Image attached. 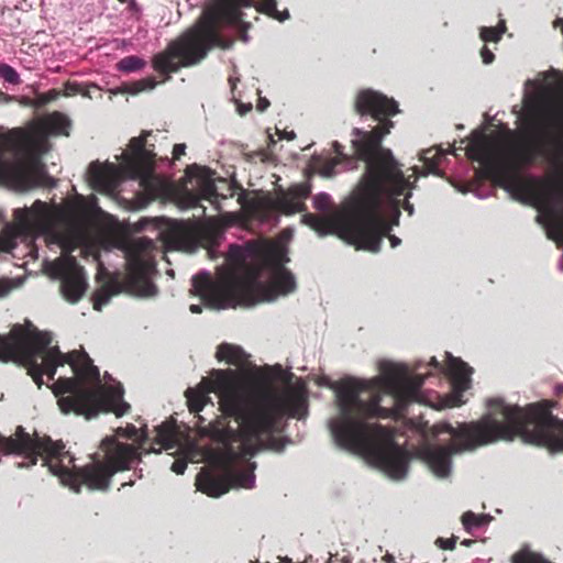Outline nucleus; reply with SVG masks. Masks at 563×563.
Masks as SVG:
<instances>
[{
  "instance_id": "c85d7f7f",
  "label": "nucleus",
  "mask_w": 563,
  "mask_h": 563,
  "mask_svg": "<svg viewBox=\"0 0 563 563\" xmlns=\"http://www.w3.org/2000/svg\"><path fill=\"white\" fill-rule=\"evenodd\" d=\"M89 175L95 187L102 189H111L113 179L110 169L99 163H92L89 166Z\"/></svg>"
},
{
  "instance_id": "e2e57ef3",
  "label": "nucleus",
  "mask_w": 563,
  "mask_h": 563,
  "mask_svg": "<svg viewBox=\"0 0 563 563\" xmlns=\"http://www.w3.org/2000/svg\"><path fill=\"white\" fill-rule=\"evenodd\" d=\"M554 24H555V25H561V26H562V22H558V19L555 20Z\"/></svg>"
},
{
  "instance_id": "4be33fe9",
  "label": "nucleus",
  "mask_w": 563,
  "mask_h": 563,
  "mask_svg": "<svg viewBox=\"0 0 563 563\" xmlns=\"http://www.w3.org/2000/svg\"><path fill=\"white\" fill-rule=\"evenodd\" d=\"M58 273L62 276L60 290L64 298L71 303L79 301L87 289L84 267L74 256H68L58 265Z\"/></svg>"
},
{
  "instance_id": "0eeeda50",
  "label": "nucleus",
  "mask_w": 563,
  "mask_h": 563,
  "mask_svg": "<svg viewBox=\"0 0 563 563\" xmlns=\"http://www.w3.org/2000/svg\"><path fill=\"white\" fill-rule=\"evenodd\" d=\"M251 4V0H217L206 9L192 27L169 42L163 52L154 55L152 65L155 71L165 76L163 82L180 68L200 63L212 47H228L221 35V27L240 24L243 19L242 7Z\"/></svg>"
},
{
  "instance_id": "2f4dec72",
  "label": "nucleus",
  "mask_w": 563,
  "mask_h": 563,
  "mask_svg": "<svg viewBox=\"0 0 563 563\" xmlns=\"http://www.w3.org/2000/svg\"><path fill=\"white\" fill-rule=\"evenodd\" d=\"M506 31L505 21H501L497 26H483L479 31V36L484 42H498Z\"/></svg>"
},
{
  "instance_id": "13d9d810",
  "label": "nucleus",
  "mask_w": 563,
  "mask_h": 563,
  "mask_svg": "<svg viewBox=\"0 0 563 563\" xmlns=\"http://www.w3.org/2000/svg\"><path fill=\"white\" fill-rule=\"evenodd\" d=\"M431 364H432L435 368H440V367H441L440 363L438 362V360H437L434 356L431 358Z\"/></svg>"
},
{
  "instance_id": "2eb2a0df",
  "label": "nucleus",
  "mask_w": 563,
  "mask_h": 563,
  "mask_svg": "<svg viewBox=\"0 0 563 563\" xmlns=\"http://www.w3.org/2000/svg\"><path fill=\"white\" fill-rule=\"evenodd\" d=\"M33 331H35V325L26 322L25 324H14L5 335L0 334V361L13 362L23 366L27 375L32 371L38 378L40 373L36 372L32 363Z\"/></svg>"
},
{
  "instance_id": "a18cd8bd",
  "label": "nucleus",
  "mask_w": 563,
  "mask_h": 563,
  "mask_svg": "<svg viewBox=\"0 0 563 563\" xmlns=\"http://www.w3.org/2000/svg\"><path fill=\"white\" fill-rule=\"evenodd\" d=\"M386 221L389 223V225H390V230L388 231V233H387V234H385V235L382 238V240H383L385 236H387V238L389 239V242H390L391 247H396V246H398V245L401 243V240H400L399 238H397L396 235H391V234H390V231H391V228H393V223H391V222H389L387 219H386ZM394 224H398V218H396V220H395Z\"/></svg>"
},
{
  "instance_id": "dca6fc26",
  "label": "nucleus",
  "mask_w": 563,
  "mask_h": 563,
  "mask_svg": "<svg viewBox=\"0 0 563 563\" xmlns=\"http://www.w3.org/2000/svg\"><path fill=\"white\" fill-rule=\"evenodd\" d=\"M5 137L0 135V183L11 180L18 188L29 190L35 187L49 186L44 164L38 157L32 156L26 164L10 166L3 158Z\"/></svg>"
},
{
  "instance_id": "423d86ee",
  "label": "nucleus",
  "mask_w": 563,
  "mask_h": 563,
  "mask_svg": "<svg viewBox=\"0 0 563 563\" xmlns=\"http://www.w3.org/2000/svg\"><path fill=\"white\" fill-rule=\"evenodd\" d=\"M400 190L363 173L351 198L330 217L320 216L313 229L320 235L335 234L356 250L377 253L382 238L390 230L380 213L384 196Z\"/></svg>"
},
{
  "instance_id": "1a4fd4ad",
  "label": "nucleus",
  "mask_w": 563,
  "mask_h": 563,
  "mask_svg": "<svg viewBox=\"0 0 563 563\" xmlns=\"http://www.w3.org/2000/svg\"><path fill=\"white\" fill-rule=\"evenodd\" d=\"M13 217L20 234L45 235L66 252L74 251L85 239L82 223L73 212L52 209L38 199L29 208L15 209Z\"/></svg>"
},
{
  "instance_id": "37998d69",
  "label": "nucleus",
  "mask_w": 563,
  "mask_h": 563,
  "mask_svg": "<svg viewBox=\"0 0 563 563\" xmlns=\"http://www.w3.org/2000/svg\"><path fill=\"white\" fill-rule=\"evenodd\" d=\"M481 56H482L483 63L486 65L492 64L495 59V54L486 45H484L482 47Z\"/></svg>"
},
{
  "instance_id": "a19ab883",
  "label": "nucleus",
  "mask_w": 563,
  "mask_h": 563,
  "mask_svg": "<svg viewBox=\"0 0 563 563\" xmlns=\"http://www.w3.org/2000/svg\"><path fill=\"white\" fill-rule=\"evenodd\" d=\"M136 85L139 86L137 87V91H142V90H145V89H153V88H155L157 82H156V80L153 77H147V78H144V79L137 81Z\"/></svg>"
},
{
  "instance_id": "cd10ccee",
  "label": "nucleus",
  "mask_w": 563,
  "mask_h": 563,
  "mask_svg": "<svg viewBox=\"0 0 563 563\" xmlns=\"http://www.w3.org/2000/svg\"><path fill=\"white\" fill-rule=\"evenodd\" d=\"M176 424L175 420H168L156 427L155 442L159 445V449L152 448L151 451L159 453L162 448L172 449L175 445L176 438Z\"/></svg>"
},
{
  "instance_id": "052dcab7",
  "label": "nucleus",
  "mask_w": 563,
  "mask_h": 563,
  "mask_svg": "<svg viewBox=\"0 0 563 563\" xmlns=\"http://www.w3.org/2000/svg\"><path fill=\"white\" fill-rule=\"evenodd\" d=\"M191 168L199 169V167H198L197 165H194V166H191V167H188V169H187V173H188V174H189V172H190V169H191Z\"/></svg>"
},
{
  "instance_id": "4468645a",
  "label": "nucleus",
  "mask_w": 563,
  "mask_h": 563,
  "mask_svg": "<svg viewBox=\"0 0 563 563\" xmlns=\"http://www.w3.org/2000/svg\"><path fill=\"white\" fill-rule=\"evenodd\" d=\"M309 195L310 186L301 183L294 184L287 189L278 188L275 198L269 195L249 198L243 192L239 196L238 201L249 217L267 221L274 212L292 216L306 211L305 200Z\"/></svg>"
},
{
  "instance_id": "8fccbe9b",
  "label": "nucleus",
  "mask_w": 563,
  "mask_h": 563,
  "mask_svg": "<svg viewBox=\"0 0 563 563\" xmlns=\"http://www.w3.org/2000/svg\"><path fill=\"white\" fill-rule=\"evenodd\" d=\"M11 290V285L5 279H0V297H4Z\"/></svg>"
},
{
  "instance_id": "393cba45",
  "label": "nucleus",
  "mask_w": 563,
  "mask_h": 563,
  "mask_svg": "<svg viewBox=\"0 0 563 563\" xmlns=\"http://www.w3.org/2000/svg\"><path fill=\"white\" fill-rule=\"evenodd\" d=\"M402 178L405 180V185L401 187L399 194H395L391 196H384L382 199V208L380 213L383 214V206L384 203H388L397 213V217L399 216L400 211L399 208L402 207L406 211H408L409 214H412L413 212V206L409 202V198L411 197V190L415 187V183H411L409 178L405 177V174L402 173ZM416 181V179L413 180Z\"/></svg>"
},
{
  "instance_id": "79ce46f5",
  "label": "nucleus",
  "mask_w": 563,
  "mask_h": 563,
  "mask_svg": "<svg viewBox=\"0 0 563 563\" xmlns=\"http://www.w3.org/2000/svg\"><path fill=\"white\" fill-rule=\"evenodd\" d=\"M170 468L178 475L184 474L187 468V461L183 459L175 460Z\"/></svg>"
},
{
  "instance_id": "09e8293b",
  "label": "nucleus",
  "mask_w": 563,
  "mask_h": 563,
  "mask_svg": "<svg viewBox=\"0 0 563 563\" xmlns=\"http://www.w3.org/2000/svg\"><path fill=\"white\" fill-rule=\"evenodd\" d=\"M320 216L313 214V213H305L302 216V222L307 225H309L311 229H313V224L318 220Z\"/></svg>"
},
{
  "instance_id": "9b49d317",
  "label": "nucleus",
  "mask_w": 563,
  "mask_h": 563,
  "mask_svg": "<svg viewBox=\"0 0 563 563\" xmlns=\"http://www.w3.org/2000/svg\"><path fill=\"white\" fill-rule=\"evenodd\" d=\"M52 341L53 336L49 332L40 331L35 327V331H33L32 363L40 374L37 378L34 376L35 374L30 371L29 376L32 377L37 388L44 385L43 375H46L49 380H53L57 367L64 366L65 364L70 365L81 386L93 383L97 385L96 388L103 387L101 385L99 369L93 365L92 360L86 352L73 351L69 354H64L57 345H51Z\"/></svg>"
},
{
  "instance_id": "72a5a7b5",
  "label": "nucleus",
  "mask_w": 563,
  "mask_h": 563,
  "mask_svg": "<svg viewBox=\"0 0 563 563\" xmlns=\"http://www.w3.org/2000/svg\"><path fill=\"white\" fill-rule=\"evenodd\" d=\"M145 65L146 62L143 58L130 55L118 63V69L123 73H132L142 69Z\"/></svg>"
},
{
  "instance_id": "0e129e2a",
  "label": "nucleus",
  "mask_w": 563,
  "mask_h": 563,
  "mask_svg": "<svg viewBox=\"0 0 563 563\" xmlns=\"http://www.w3.org/2000/svg\"><path fill=\"white\" fill-rule=\"evenodd\" d=\"M132 484H133L132 482H130V483H122V486L124 487L126 485H132Z\"/></svg>"
},
{
  "instance_id": "e433bc0d",
  "label": "nucleus",
  "mask_w": 563,
  "mask_h": 563,
  "mask_svg": "<svg viewBox=\"0 0 563 563\" xmlns=\"http://www.w3.org/2000/svg\"><path fill=\"white\" fill-rule=\"evenodd\" d=\"M0 77L12 85H19L21 82L18 71L8 64H0Z\"/></svg>"
},
{
  "instance_id": "f03ea898",
  "label": "nucleus",
  "mask_w": 563,
  "mask_h": 563,
  "mask_svg": "<svg viewBox=\"0 0 563 563\" xmlns=\"http://www.w3.org/2000/svg\"><path fill=\"white\" fill-rule=\"evenodd\" d=\"M380 374L373 382L341 384L336 395L340 416L330 429L338 445L362 454L390 478L401 479L408 471L407 451L396 443L391 429L365 420L399 417L408 404L418 401L424 378L390 362L380 364Z\"/></svg>"
},
{
  "instance_id": "39448f33",
  "label": "nucleus",
  "mask_w": 563,
  "mask_h": 563,
  "mask_svg": "<svg viewBox=\"0 0 563 563\" xmlns=\"http://www.w3.org/2000/svg\"><path fill=\"white\" fill-rule=\"evenodd\" d=\"M487 412L477 422L465 424L457 433L471 440V446L514 441L544 446L551 452H563V420L553 416L550 400L526 407L509 405L503 398H489Z\"/></svg>"
},
{
  "instance_id": "4c0bfd02",
  "label": "nucleus",
  "mask_w": 563,
  "mask_h": 563,
  "mask_svg": "<svg viewBox=\"0 0 563 563\" xmlns=\"http://www.w3.org/2000/svg\"><path fill=\"white\" fill-rule=\"evenodd\" d=\"M332 206L331 198L328 194H318L313 197V207L319 211H328Z\"/></svg>"
},
{
  "instance_id": "58836bf2",
  "label": "nucleus",
  "mask_w": 563,
  "mask_h": 563,
  "mask_svg": "<svg viewBox=\"0 0 563 563\" xmlns=\"http://www.w3.org/2000/svg\"><path fill=\"white\" fill-rule=\"evenodd\" d=\"M430 154H432V150H431V148H430V150L424 151V152L422 153V155H421L420 159L424 162L426 167L428 168V172H429V173H435V170H437V168H438V163H437L435 161H433V158H434L435 156H438V155H439V153H438V152H435V153L433 154V156H432V157H430V156H429Z\"/></svg>"
},
{
  "instance_id": "bf43d9fd",
  "label": "nucleus",
  "mask_w": 563,
  "mask_h": 563,
  "mask_svg": "<svg viewBox=\"0 0 563 563\" xmlns=\"http://www.w3.org/2000/svg\"><path fill=\"white\" fill-rule=\"evenodd\" d=\"M130 7H131V8L136 7V2H135L134 0H131V1H130Z\"/></svg>"
},
{
  "instance_id": "5701e85b",
  "label": "nucleus",
  "mask_w": 563,
  "mask_h": 563,
  "mask_svg": "<svg viewBox=\"0 0 563 563\" xmlns=\"http://www.w3.org/2000/svg\"><path fill=\"white\" fill-rule=\"evenodd\" d=\"M448 374L451 376L454 395L451 397L450 407L463 404L462 393L468 388L472 368L461 358L449 356L446 364Z\"/></svg>"
},
{
  "instance_id": "3c124183",
  "label": "nucleus",
  "mask_w": 563,
  "mask_h": 563,
  "mask_svg": "<svg viewBox=\"0 0 563 563\" xmlns=\"http://www.w3.org/2000/svg\"><path fill=\"white\" fill-rule=\"evenodd\" d=\"M269 104H271V102L268 99H266L264 97H260L257 104H256V109L260 112H264L269 107Z\"/></svg>"
},
{
  "instance_id": "7ed1b4c3",
  "label": "nucleus",
  "mask_w": 563,
  "mask_h": 563,
  "mask_svg": "<svg viewBox=\"0 0 563 563\" xmlns=\"http://www.w3.org/2000/svg\"><path fill=\"white\" fill-rule=\"evenodd\" d=\"M522 140L508 155L501 154L484 133L474 134L466 146V155L478 162L484 175L498 183L522 202L547 208L553 218V228L563 238V221L550 206V184L537 177H522V167L534 164L538 157L551 153L563 154V117L560 113L529 112L523 120Z\"/></svg>"
},
{
  "instance_id": "f704fd0d",
  "label": "nucleus",
  "mask_w": 563,
  "mask_h": 563,
  "mask_svg": "<svg viewBox=\"0 0 563 563\" xmlns=\"http://www.w3.org/2000/svg\"><path fill=\"white\" fill-rule=\"evenodd\" d=\"M462 525L465 530L471 531L488 522L486 515H476L473 511H466L462 515Z\"/></svg>"
},
{
  "instance_id": "338daca9",
  "label": "nucleus",
  "mask_w": 563,
  "mask_h": 563,
  "mask_svg": "<svg viewBox=\"0 0 563 563\" xmlns=\"http://www.w3.org/2000/svg\"><path fill=\"white\" fill-rule=\"evenodd\" d=\"M118 1L121 2V3L128 2V0H118Z\"/></svg>"
},
{
  "instance_id": "680f3d73",
  "label": "nucleus",
  "mask_w": 563,
  "mask_h": 563,
  "mask_svg": "<svg viewBox=\"0 0 563 563\" xmlns=\"http://www.w3.org/2000/svg\"><path fill=\"white\" fill-rule=\"evenodd\" d=\"M2 250H4V247H3V241L0 239V252H1Z\"/></svg>"
},
{
  "instance_id": "6e6d98bb",
  "label": "nucleus",
  "mask_w": 563,
  "mask_h": 563,
  "mask_svg": "<svg viewBox=\"0 0 563 563\" xmlns=\"http://www.w3.org/2000/svg\"><path fill=\"white\" fill-rule=\"evenodd\" d=\"M252 109V104L249 103L247 106H244V104H240L239 106V113L241 115L245 114L246 112H249L250 110Z\"/></svg>"
},
{
  "instance_id": "c03bdc74",
  "label": "nucleus",
  "mask_w": 563,
  "mask_h": 563,
  "mask_svg": "<svg viewBox=\"0 0 563 563\" xmlns=\"http://www.w3.org/2000/svg\"><path fill=\"white\" fill-rule=\"evenodd\" d=\"M77 93H81L80 86L76 82H66L65 84V96H75Z\"/></svg>"
},
{
  "instance_id": "69168bd1",
  "label": "nucleus",
  "mask_w": 563,
  "mask_h": 563,
  "mask_svg": "<svg viewBox=\"0 0 563 563\" xmlns=\"http://www.w3.org/2000/svg\"><path fill=\"white\" fill-rule=\"evenodd\" d=\"M471 542H472V541H470V540H465L463 543H464V544H466V545H468Z\"/></svg>"
},
{
  "instance_id": "bb28decb",
  "label": "nucleus",
  "mask_w": 563,
  "mask_h": 563,
  "mask_svg": "<svg viewBox=\"0 0 563 563\" xmlns=\"http://www.w3.org/2000/svg\"><path fill=\"white\" fill-rule=\"evenodd\" d=\"M216 357L218 361H225L230 365L238 367L245 366L249 362V355L244 350L234 344L222 343L218 346Z\"/></svg>"
},
{
  "instance_id": "a211bd4d",
  "label": "nucleus",
  "mask_w": 563,
  "mask_h": 563,
  "mask_svg": "<svg viewBox=\"0 0 563 563\" xmlns=\"http://www.w3.org/2000/svg\"><path fill=\"white\" fill-rule=\"evenodd\" d=\"M146 434H143L139 446L123 443L115 438H106L101 442V449L104 452V465L111 471L112 475L118 472L129 471L132 465L141 461L140 451L145 442Z\"/></svg>"
},
{
  "instance_id": "864d4df0",
  "label": "nucleus",
  "mask_w": 563,
  "mask_h": 563,
  "mask_svg": "<svg viewBox=\"0 0 563 563\" xmlns=\"http://www.w3.org/2000/svg\"><path fill=\"white\" fill-rule=\"evenodd\" d=\"M16 101L14 96L8 95L0 90V103H10Z\"/></svg>"
},
{
  "instance_id": "4d7b16f0",
  "label": "nucleus",
  "mask_w": 563,
  "mask_h": 563,
  "mask_svg": "<svg viewBox=\"0 0 563 563\" xmlns=\"http://www.w3.org/2000/svg\"><path fill=\"white\" fill-rule=\"evenodd\" d=\"M189 310L192 313H201L202 312V308L199 305H190Z\"/></svg>"
},
{
  "instance_id": "603ef678",
  "label": "nucleus",
  "mask_w": 563,
  "mask_h": 563,
  "mask_svg": "<svg viewBox=\"0 0 563 563\" xmlns=\"http://www.w3.org/2000/svg\"><path fill=\"white\" fill-rule=\"evenodd\" d=\"M137 431H139V430L136 429V427H134L133 424H131V426H129V427L126 428V432H124V435H125V437H128V438H133V437H136ZM118 433L123 434V430L120 428V429L118 430Z\"/></svg>"
},
{
  "instance_id": "a878e982",
  "label": "nucleus",
  "mask_w": 563,
  "mask_h": 563,
  "mask_svg": "<svg viewBox=\"0 0 563 563\" xmlns=\"http://www.w3.org/2000/svg\"><path fill=\"white\" fill-rule=\"evenodd\" d=\"M70 121L69 119L60 113L53 112L43 119L40 123V130L45 135H69Z\"/></svg>"
},
{
  "instance_id": "9d476101",
  "label": "nucleus",
  "mask_w": 563,
  "mask_h": 563,
  "mask_svg": "<svg viewBox=\"0 0 563 563\" xmlns=\"http://www.w3.org/2000/svg\"><path fill=\"white\" fill-rule=\"evenodd\" d=\"M52 390L58 397L60 411L66 415L74 412L90 419L100 412H113L117 417H122L130 409V405L123 401L122 388H89L81 386L76 376L59 377L53 384Z\"/></svg>"
},
{
  "instance_id": "49530a36",
  "label": "nucleus",
  "mask_w": 563,
  "mask_h": 563,
  "mask_svg": "<svg viewBox=\"0 0 563 563\" xmlns=\"http://www.w3.org/2000/svg\"><path fill=\"white\" fill-rule=\"evenodd\" d=\"M438 543H440V547L444 550H453L454 547H455V543H456V540L455 539H438L437 541Z\"/></svg>"
},
{
  "instance_id": "f3484780",
  "label": "nucleus",
  "mask_w": 563,
  "mask_h": 563,
  "mask_svg": "<svg viewBox=\"0 0 563 563\" xmlns=\"http://www.w3.org/2000/svg\"><path fill=\"white\" fill-rule=\"evenodd\" d=\"M152 246V241L141 239L134 245V252L130 254L126 287L128 289L140 297H152L157 294V288L150 279V274L155 265L151 258H145L142 252H145Z\"/></svg>"
},
{
  "instance_id": "f8f14e48",
  "label": "nucleus",
  "mask_w": 563,
  "mask_h": 563,
  "mask_svg": "<svg viewBox=\"0 0 563 563\" xmlns=\"http://www.w3.org/2000/svg\"><path fill=\"white\" fill-rule=\"evenodd\" d=\"M40 442H43L44 445L36 449V461L42 457L43 466H47L53 475L58 476L60 482L75 493H80L81 486L100 492L110 488L113 475L103 462H93L80 467L74 466L70 470L63 462L66 457L73 462L74 457L65 451V444L62 441H53L48 435H43L40 437Z\"/></svg>"
},
{
  "instance_id": "b1692460",
  "label": "nucleus",
  "mask_w": 563,
  "mask_h": 563,
  "mask_svg": "<svg viewBox=\"0 0 563 563\" xmlns=\"http://www.w3.org/2000/svg\"><path fill=\"white\" fill-rule=\"evenodd\" d=\"M169 239L178 243L207 242L212 243L216 232L209 227H190L183 222H174L168 230Z\"/></svg>"
},
{
  "instance_id": "473e14b6",
  "label": "nucleus",
  "mask_w": 563,
  "mask_h": 563,
  "mask_svg": "<svg viewBox=\"0 0 563 563\" xmlns=\"http://www.w3.org/2000/svg\"><path fill=\"white\" fill-rule=\"evenodd\" d=\"M200 192L202 199L210 201L211 203L216 202L219 198L225 199L227 196L220 195L217 191L216 184L210 178H203L200 186Z\"/></svg>"
},
{
  "instance_id": "de8ad7c7",
  "label": "nucleus",
  "mask_w": 563,
  "mask_h": 563,
  "mask_svg": "<svg viewBox=\"0 0 563 563\" xmlns=\"http://www.w3.org/2000/svg\"><path fill=\"white\" fill-rule=\"evenodd\" d=\"M185 151H186L185 144H183V143L175 144L174 148H173V158L179 159L185 154Z\"/></svg>"
},
{
  "instance_id": "7c9ffc66",
  "label": "nucleus",
  "mask_w": 563,
  "mask_h": 563,
  "mask_svg": "<svg viewBox=\"0 0 563 563\" xmlns=\"http://www.w3.org/2000/svg\"><path fill=\"white\" fill-rule=\"evenodd\" d=\"M119 292L120 285L117 282L110 280L106 283L95 296L93 309L101 310L102 306L106 305L112 296Z\"/></svg>"
},
{
  "instance_id": "f257e3e1",
  "label": "nucleus",
  "mask_w": 563,
  "mask_h": 563,
  "mask_svg": "<svg viewBox=\"0 0 563 563\" xmlns=\"http://www.w3.org/2000/svg\"><path fill=\"white\" fill-rule=\"evenodd\" d=\"M185 397L189 411L197 413L200 432L222 444L232 462L263 448L282 451L284 442L274 434L282 431L285 417H298L303 407L297 389L250 390L232 369H212Z\"/></svg>"
},
{
  "instance_id": "6e6552de",
  "label": "nucleus",
  "mask_w": 563,
  "mask_h": 563,
  "mask_svg": "<svg viewBox=\"0 0 563 563\" xmlns=\"http://www.w3.org/2000/svg\"><path fill=\"white\" fill-rule=\"evenodd\" d=\"M354 110L358 115H369L378 122V125L371 131L357 128L353 130L356 139L352 144L356 157L365 163L364 174L401 189L405 185L401 165L391 151L382 145L384 136L394 128L390 118L399 112L398 103L382 92L363 89L356 95Z\"/></svg>"
},
{
  "instance_id": "5fc2aeb1",
  "label": "nucleus",
  "mask_w": 563,
  "mask_h": 563,
  "mask_svg": "<svg viewBox=\"0 0 563 563\" xmlns=\"http://www.w3.org/2000/svg\"><path fill=\"white\" fill-rule=\"evenodd\" d=\"M19 102L25 107H34L36 108V98L32 99L29 97H22Z\"/></svg>"
},
{
  "instance_id": "ddd939ff",
  "label": "nucleus",
  "mask_w": 563,
  "mask_h": 563,
  "mask_svg": "<svg viewBox=\"0 0 563 563\" xmlns=\"http://www.w3.org/2000/svg\"><path fill=\"white\" fill-rule=\"evenodd\" d=\"M151 134L152 131L143 130L139 136L132 137L121 155V169L128 178L139 180L147 202L167 198L170 194L169 185L155 174L157 155L154 144L147 143Z\"/></svg>"
},
{
  "instance_id": "ea45409f",
  "label": "nucleus",
  "mask_w": 563,
  "mask_h": 563,
  "mask_svg": "<svg viewBox=\"0 0 563 563\" xmlns=\"http://www.w3.org/2000/svg\"><path fill=\"white\" fill-rule=\"evenodd\" d=\"M58 96V92L55 89H52L45 93H40L36 97V108H42L48 102L55 100Z\"/></svg>"
},
{
  "instance_id": "412c9836",
  "label": "nucleus",
  "mask_w": 563,
  "mask_h": 563,
  "mask_svg": "<svg viewBox=\"0 0 563 563\" xmlns=\"http://www.w3.org/2000/svg\"><path fill=\"white\" fill-rule=\"evenodd\" d=\"M40 435L30 434L22 426H18L10 437L0 434V451L4 454H15L27 460L26 466L36 465V449L43 448Z\"/></svg>"
},
{
  "instance_id": "c756f323",
  "label": "nucleus",
  "mask_w": 563,
  "mask_h": 563,
  "mask_svg": "<svg viewBox=\"0 0 563 563\" xmlns=\"http://www.w3.org/2000/svg\"><path fill=\"white\" fill-rule=\"evenodd\" d=\"M252 4L249 7H254L257 12L266 14L273 19H276L280 22L289 19L288 10H284L279 12L277 10V0H251Z\"/></svg>"
},
{
  "instance_id": "6ab92c4d",
  "label": "nucleus",
  "mask_w": 563,
  "mask_h": 563,
  "mask_svg": "<svg viewBox=\"0 0 563 563\" xmlns=\"http://www.w3.org/2000/svg\"><path fill=\"white\" fill-rule=\"evenodd\" d=\"M475 421H472L474 423ZM467 424V422L460 424L456 429L451 424L445 426V431L449 432L453 438L463 442L462 448L459 445L451 443L448 445H439V446H429L424 450L426 460L432 470V472L438 477H446L451 471V456L462 449L472 450L477 448L478 445L471 446V440L464 437L459 435L461 428ZM471 424V422H468Z\"/></svg>"
},
{
  "instance_id": "20e7f679",
  "label": "nucleus",
  "mask_w": 563,
  "mask_h": 563,
  "mask_svg": "<svg viewBox=\"0 0 563 563\" xmlns=\"http://www.w3.org/2000/svg\"><path fill=\"white\" fill-rule=\"evenodd\" d=\"M257 247L243 249L232 244L229 247L223 268L212 278L208 273H199L192 277L195 295L211 309L230 307H251L258 302L272 301L279 295H288L296 289V280L290 271L278 266L269 284L260 280L261 263H249V258L258 255Z\"/></svg>"
},
{
  "instance_id": "c9c22d12",
  "label": "nucleus",
  "mask_w": 563,
  "mask_h": 563,
  "mask_svg": "<svg viewBox=\"0 0 563 563\" xmlns=\"http://www.w3.org/2000/svg\"><path fill=\"white\" fill-rule=\"evenodd\" d=\"M333 146L336 153V157L328 159L320 170V173L327 177H330L334 174L335 166L341 162V157H343V153L341 152L342 146L338 142H335Z\"/></svg>"
},
{
  "instance_id": "aec40b11",
  "label": "nucleus",
  "mask_w": 563,
  "mask_h": 563,
  "mask_svg": "<svg viewBox=\"0 0 563 563\" xmlns=\"http://www.w3.org/2000/svg\"><path fill=\"white\" fill-rule=\"evenodd\" d=\"M252 481L253 476L246 472H228L223 474L203 472L197 475L196 485L198 490L217 498L228 493L235 485L250 487L249 483Z\"/></svg>"
}]
</instances>
